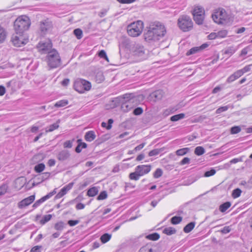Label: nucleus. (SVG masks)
Here are the masks:
<instances>
[{
    "label": "nucleus",
    "instance_id": "obj_1",
    "mask_svg": "<svg viewBox=\"0 0 252 252\" xmlns=\"http://www.w3.org/2000/svg\"><path fill=\"white\" fill-rule=\"evenodd\" d=\"M165 33L164 26L159 22H155L150 25L148 31L144 33V38L150 43L157 42L162 38Z\"/></svg>",
    "mask_w": 252,
    "mask_h": 252
},
{
    "label": "nucleus",
    "instance_id": "obj_2",
    "mask_svg": "<svg viewBox=\"0 0 252 252\" xmlns=\"http://www.w3.org/2000/svg\"><path fill=\"white\" fill-rule=\"evenodd\" d=\"M117 101L121 103V109L124 112H127L134 106L136 98L132 94H126L116 98Z\"/></svg>",
    "mask_w": 252,
    "mask_h": 252
},
{
    "label": "nucleus",
    "instance_id": "obj_3",
    "mask_svg": "<svg viewBox=\"0 0 252 252\" xmlns=\"http://www.w3.org/2000/svg\"><path fill=\"white\" fill-rule=\"evenodd\" d=\"M212 18L218 24H226L230 22L231 16L224 8H218L213 11Z\"/></svg>",
    "mask_w": 252,
    "mask_h": 252
},
{
    "label": "nucleus",
    "instance_id": "obj_4",
    "mask_svg": "<svg viewBox=\"0 0 252 252\" xmlns=\"http://www.w3.org/2000/svg\"><path fill=\"white\" fill-rule=\"evenodd\" d=\"M31 24V20L29 17L26 15L20 16L14 22V30L17 33H24L28 30Z\"/></svg>",
    "mask_w": 252,
    "mask_h": 252
},
{
    "label": "nucleus",
    "instance_id": "obj_5",
    "mask_svg": "<svg viewBox=\"0 0 252 252\" xmlns=\"http://www.w3.org/2000/svg\"><path fill=\"white\" fill-rule=\"evenodd\" d=\"M178 26L182 31L184 32H188L192 29L193 22L189 16L182 15L178 18Z\"/></svg>",
    "mask_w": 252,
    "mask_h": 252
},
{
    "label": "nucleus",
    "instance_id": "obj_6",
    "mask_svg": "<svg viewBox=\"0 0 252 252\" xmlns=\"http://www.w3.org/2000/svg\"><path fill=\"white\" fill-rule=\"evenodd\" d=\"M143 29V23L141 21H137L129 25L127 27L128 34L133 37L139 35Z\"/></svg>",
    "mask_w": 252,
    "mask_h": 252
},
{
    "label": "nucleus",
    "instance_id": "obj_7",
    "mask_svg": "<svg viewBox=\"0 0 252 252\" xmlns=\"http://www.w3.org/2000/svg\"><path fill=\"white\" fill-rule=\"evenodd\" d=\"M192 14L196 24L198 25L203 24L205 18V10L202 6H194L192 11Z\"/></svg>",
    "mask_w": 252,
    "mask_h": 252
},
{
    "label": "nucleus",
    "instance_id": "obj_8",
    "mask_svg": "<svg viewBox=\"0 0 252 252\" xmlns=\"http://www.w3.org/2000/svg\"><path fill=\"white\" fill-rule=\"evenodd\" d=\"M91 87V83L84 79L76 80L74 84V89L80 93H84L85 91H89Z\"/></svg>",
    "mask_w": 252,
    "mask_h": 252
},
{
    "label": "nucleus",
    "instance_id": "obj_9",
    "mask_svg": "<svg viewBox=\"0 0 252 252\" xmlns=\"http://www.w3.org/2000/svg\"><path fill=\"white\" fill-rule=\"evenodd\" d=\"M11 41L14 46L21 47L28 42V39L24 36V33H17L15 32L12 35Z\"/></svg>",
    "mask_w": 252,
    "mask_h": 252
},
{
    "label": "nucleus",
    "instance_id": "obj_10",
    "mask_svg": "<svg viewBox=\"0 0 252 252\" xmlns=\"http://www.w3.org/2000/svg\"><path fill=\"white\" fill-rule=\"evenodd\" d=\"M53 28L52 22L48 18L39 22V29L41 35H45Z\"/></svg>",
    "mask_w": 252,
    "mask_h": 252
},
{
    "label": "nucleus",
    "instance_id": "obj_11",
    "mask_svg": "<svg viewBox=\"0 0 252 252\" xmlns=\"http://www.w3.org/2000/svg\"><path fill=\"white\" fill-rule=\"evenodd\" d=\"M47 60L49 63H59L61 58L58 52L55 49H52L47 53Z\"/></svg>",
    "mask_w": 252,
    "mask_h": 252
},
{
    "label": "nucleus",
    "instance_id": "obj_12",
    "mask_svg": "<svg viewBox=\"0 0 252 252\" xmlns=\"http://www.w3.org/2000/svg\"><path fill=\"white\" fill-rule=\"evenodd\" d=\"M52 43L50 40L46 42H40L38 43L37 48L41 54H47L51 51Z\"/></svg>",
    "mask_w": 252,
    "mask_h": 252
},
{
    "label": "nucleus",
    "instance_id": "obj_13",
    "mask_svg": "<svg viewBox=\"0 0 252 252\" xmlns=\"http://www.w3.org/2000/svg\"><path fill=\"white\" fill-rule=\"evenodd\" d=\"M35 199V195H32L28 197H27L22 201L19 202L18 204V206L20 209H22L26 206H29L33 202Z\"/></svg>",
    "mask_w": 252,
    "mask_h": 252
},
{
    "label": "nucleus",
    "instance_id": "obj_14",
    "mask_svg": "<svg viewBox=\"0 0 252 252\" xmlns=\"http://www.w3.org/2000/svg\"><path fill=\"white\" fill-rule=\"evenodd\" d=\"M135 169L136 172L139 173V175L141 176L148 173L151 169V166L150 165H140L137 166Z\"/></svg>",
    "mask_w": 252,
    "mask_h": 252
},
{
    "label": "nucleus",
    "instance_id": "obj_15",
    "mask_svg": "<svg viewBox=\"0 0 252 252\" xmlns=\"http://www.w3.org/2000/svg\"><path fill=\"white\" fill-rule=\"evenodd\" d=\"M74 183L73 182L69 183L66 186L63 187L59 192L56 195L55 198L57 199L60 198L66 194L68 191H69L72 188Z\"/></svg>",
    "mask_w": 252,
    "mask_h": 252
},
{
    "label": "nucleus",
    "instance_id": "obj_16",
    "mask_svg": "<svg viewBox=\"0 0 252 252\" xmlns=\"http://www.w3.org/2000/svg\"><path fill=\"white\" fill-rule=\"evenodd\" d=\"M134 54L138 57H140L141 59H146L147 57V56L145 54L144 47L139 44L136 45L135 46Z\"/></svg>",
    "mask_w": 252,
    "mask_h": 252
},
{
    "label": "nucleus",
    "instance_id": "obj_17",
    "mask_svg": "<svg viewBox=\"0 0 252 252\" xmlns=\"http://www.w3.org/2000/svg\"><path fill=\"white\" fill-rule=\"evenodd\" d=\"M163 95V93L162 90H157L152 93L150 95V97L154 101H157L161 99Z\"/></svg>",
    "mask_w": 252,
    "mask_h": 252
},
{
    "label": "nucleus",
    "instance_id": "obj_18",
    "mask_svg": "<svg viewBox=\"0 0 252 252\" xmlns=\"http://www.w3.org/2000/svg\"><path fill=\"white\" fill-rule=\"evenodd\" d=\"M105 80L103 72L100 70H97L95 73L94 80L97 83H101Z\"/></svg>",
    "mask_w": 252,
    "mask_h": 252
},
{
    "label": "nucleus",
    "instance_id": "obj_19",
    "mask_svg": "<svg viewBox=\"0 0 252 252\" xmlns=\"http://www.w3.org/2000/svg\"><path fill=\"white\" fill-rule=\"evenodd\" d=\"M70 157L69 152L67 150H63L59 153L57 158L60 161H64L68 159Z\"/></svg>",
    "mask_w": 252,
    "mask_h": 252
},
{
    "label": "nucleus",
    "instance_id": "obj_20",
    "mask_svg": "<svg viewBox=\"0 0 252 252\" xmlns=\"http://www.w3.org/2000/svg\"><path fill=\"white\" fill-rule=\"evenodd\" d=\"M96 137L94 132V131L91 130L87 132L85 135V140L87 141H92L94 140Z\"/></svg>",
    "mask_w": 252,
    "mask_h": 252
},
{
    "label": "nucleus",
    "instance_id": "obj_21",
    "mask_svg": "<svg viewBox=\"0 0 252 252\" xmlns=\"http://www.w3.org/2000/svg\"><path fill=\"white\" fill-rule=\"evenodd\" d=\"M7 36V32L5 29L0 26V43H2L5 40Z\"/></svg>",
    "mask_w": 252,
    "mask_h": 252
},
{
    "label": "nucleus",
    "instance_id": "obj_22",
    "mask_svg": "<svg viewBox=\"0 0 252 252\" xmlns=\"http://www.w3.org/2000/svg\"><path fill=\"white\" fill-rule=\"evenodd\" d=\"M60 122V120H59L56 123L51 125L48 127H47L45 128L46 132H49L53 131L54 130L57 129L59 127V123Z\"/></svg>",
    "mask_w": 252,
    "mask_h": 252
},
{
    "label": "nucleus",
    "instance_id": "obj_23",
    "mask_svg": "<svg viewBox=\"0 0 252 252\" xmlns=\"http://www.w3.org/2000/svg\"><path fill=\"white\" fill-rule=\"evenodd\" d=\"M195 223L194 222H190L186 225L183 230L185 233H189L190 232L194 227Z\"/></svg>",
    "mask_w": 252,
    "mask_h": 252
},
{
    "label": "nucleus",
    "instance_id": "obj_24",
    "mask_svg": "<svg viewBox=\"0 0 252 252\" xmlns=\"http://www.w3.org/2000/svg\"><path fill=\"white\" fill-rule=\"evenodd\" d=\"M176 232V230L172 227H168L164 228L163 230V233L167 235H171L175 234Z\"/></svg>",
    "mask_w": 252,
    "mask_h": 252
},
{
    "label": "nucleus",
    "instance_id": "obj_25",
    "mask_svg": "<svg viewBox=\"0 0 252 252\" xmlns=\"http://www.w3.org/2000/svg\"><path fill=\"white\" fill-rule=\"evenodd\" d=\"M199 52H200V48L198 47H194L188 51L186 53V55L189 56L191 55L196 54Z\"/></svg>",
    "mask_w": 252,
    "mask_h": 252
},
{
    "label": "nucleus",
    "instance_id": "obj_26",
    "mask_svg": "<svg viewBox=\"0 0 252 252\" xmlns=\"http://www.w3.org/2000/svg\"><path fill=\"white\" fill-rule=\"evenodd\" d=\"M98 191V189L96 187H93L88 190L87 195L89 196L93 197L97 194Z\"/></svg>",
    "mask_w": 252,
    "mask_h": 252
},
{
    "label": "nucleus",
    "instance_id": "obj_27",
    "mask_svg": "<svg viewBox=\"0 0 252 252\" xmlns=\"http://www.w3.org/2000/svg\"><path fill=\"white\" fill-rule=\"evenodd\" d=\"M230 206L231 203L230 202H226L220 206V211L223 213L227 210Z\"/></svg>",
    "mask_w": 252,
    "mask_h": 252
},
{
    "label": "nucleus",
    "instance_id": "obj_28",
    "mask_svg": "<svg viewBox=\"0 0 252 252\" xmlns=\"http://www.w3.org/2000/svg\"><path fill=\"white\" fill-rule=\"evenodd\" d=\"M47 199H48V198L46 195H45L41 198L40 199L36 201L33 204L32 207L35 208L38 207L41 203H42Z\"/></svg>",
    "mask_w": 252,
    "mask_h": 252
},
{
    "label": "nucleus",
    "instance_id": "obj_29",
    "mask_svg": "<svg viewBox=\"0 0 252 252\" xmlns=\"http://www.w3.org/2000/svg\"><path fill=\"white\" fill-rule=\"evenodd\" d=\"M185 116V114L180 113L177 115H174L170 118V120L172 122H176L179 120L184 118Z\"/></svg>",
    "mask_w": 252,
    "mask_h": 252
},
{
    "label": "nucleus",
    "instance_id": "obj_30",
    "mask_svg": "<svg viewBox=\"0 0 252 252\" xmlns=\"http://www.w3.org/2000/svg\"><path fill=\"white\" fill-rule=\"evenodd\" d=\"M139 252H154L152 247L151 245H146L142 248L139 251Z\"/></svg>",
    "mask_w": 252,
    "mask_h": 252
},
{
    "label": "nucleus",
    "instance_id": "obj_31",
    "mask_svg": "<svg viewBox=\"0 0 252 252\" xmlns=\"http://www.w3.org/2000/svg\"><path fill=\"white\" fill-rule=\"evenodd\" d=\"M45 168L44 163H39L34 166V170L36 173H40L44 170Z\"/></svg>",
    "mask_w": 252,
    "mask_h": 252
},
{
    "label": "nucleus",
    "instance_id": "obj_32",
    "mask_svg": "<svg viewBox=\"0 0 252 252\" xmlns=\"http://www.w3.org/2000/svg\"><path fill=\"white\" fill-rule=\"evenodd\" d=\"M65 224L62 221H59L55 224L54 228L58 231H62L64 227Z\"/></svg>",
    "mask_w": 252,
    "mask_h": 252
},
{
    "label": "nucleus",
    "instance_id": "obj_33",
    "mask_svg": "<svg viewBox=\"0 0 252 252\" xmlns=\"http://www.w3.org/2000/svg\"><path fill=\"white\" fill-rule=\"evenodd\" d=\"M50 176V173L49 172H44L42 174L40 175L37 179L39 180H40V182H42L44 181L47 180L49 178Z\"/></svg>",
    "mask_w": 252,
    "mask_h": 252
},
{
    "label": "nucleus",
    "instance_id": "obj_34",
    "mask_svg": "<svg viewBox=\"0 0 252 252\" xmlns=\"http://www.w3.org/2000/svg\"><path fill=\"white\" fill-rule=\"evenodd\" d=\"M52 217V215L50 214L44 216L40 220V224L42 225L45 224L51 219Z\"/></svg>",
    "mask_w": 252,
    "mask_h": 252
},
{
    "label": "nucleus",
    "instance_id": "obj_35",
    "mask_svg": "<svg viewBox=\"0 0 252 252\" xmlns=\"http://www.w3.org/2000/svg\"><path fill=\"white\" fill-rule=\"evenodd\" d=\"M189 151V148H184L178 150L176 153L177 155L181 156L186 155Z\"/></svg>",
    "mask_w": 252,
    "mask_h": 252
},
{
    "label": "nucleus",
    "instance_id": "obj_36",
    "mask_svg": "<svg viewBox=\"0 0 252 252\" xmlns=\"http://www.w3.org/2000/svg\"><path fill=\"white\" fill-rule=\"evenodd\" d=\"M111 235L108 233H105L100 237V240L103 243L107 242L111 238Z\"/></svg>",
    "mask_w": 252,
    "mask_h": 252
},
{
    "label": "nucleus",
    "instance_id": "obj_37",
    "mask_svg": "<svg viewBox=\"0 0 252 252\" xmlns=\"http://www.w3.org/2000/svg\"><path fill=\"white\" fill-rule=\"evenodd\" d=\"M182 217L174 216L171 219V222L173 224H177L180 223L182 220Z\"/></svg>",
    "mask_w": 252,
    "mask_h": 252
},
{
    "label": "nucleus",
    "instance_id": "obj_38",
    "mask_svg": "<svg viewBox=\"0 0 252 252\" xmlns=\"http://www.w3.org/2000/svg\"><path fill=\"white\" fill-rule=\"evenodd\" d=\"M205 149L201 146L197 147L194 150V153L197 156H201L205 153Z\"/></svg>",
    "mask_w": 252,
    "mask_h": 252
},
{
    "label": "nucleus",
    "instance_id": "obj_39",
    "mask_svg": "<svg viewBox=\"0 0 252 252\" xmlns=\"http://www.w3.org/2000/svg\"><path fill=\"white\" fill-rule=\"evenodd\" d=\"M68 102L67 100L63 99L57 102L54 106L56 107H63L66 105L68 104Z\"/></svg>",
    "mask_w": 252,
    "mask_h": 252
},
{
    "label": "nucleus",
    "instance_id": "obj_40",
    "mask_svg": "<svg viewBox=\"0 0 252 252\" xmlns=\"http://www.w3.org/2000/svg\"><path fill=\"white\" fill-rule=\"evenodd\" d=\"M217 37L218 38H224L225 37L227 34L228 32L227 30H220L217 32Z\"/></svg>",
    "mask_w": 252,
    "mask_h": 252
},
{
    "label": "nucleus",
    "instance_id": "obj_41",
    "mask_svg": "<svg viewBox=\"0 0 252 252\" xmlns=\"http://www.w3.org/2000/svg\"><path fill=\"white\" fill-rule=\"evenodd\" d=\"M73 33L78 39H81L83 36V32L80 29H76L73 31Z\"/></svg>",
    "mask_w": 252,
    "mask_h": 252
},
{
    "label": "nucleus",
    "instance_id": "obj_42",
    "mask_svg": "<svg viewBox=\"0 0 252 252\" xmlns=\"http://www.w3.org/2000/svg\"><path fill=\"white\" fill-rule=\"evenodd\" d=\"M140 176V175H139V173L136 172V169L134 172L131 173L129 175V177L131 180L135 181L138 180Z\"/></svg>",
    "mask_w": 252,
    "mask_h": 252
},
{
    "label": "nucleus",
    "instance_id": "obj_43",
    "mask_svg": "<svg viewBox=\"0 0 252 252\" xmlns=\"http://www.w3.org/2000/svg\"><path fill=\"white\" fill-rule=\"evenodd\" d=\"M241 192L242 191L240 189H236L233 190L232 193V196L233 198H236L241 195Z\"/></svg>",
    "mask_w": 252,
    "mask_h": 252
},
{
    "label": "nucleus",
    "instance_id": "obj_44",
    "mask_svg": "<svg viewBox=\"0 0 252 252\" xmlns=\"http://www.w3.org/2000/svg\"><path fill=\"white\" fill-rule=\"evenodd\" d=\"M147 238L150 240L156 241L159 238V235L157 233H154L149 234L147 236Z\"/></svg>",
    "mask_w": 252,
    "mask_h": 252
},
{
    "label": "nucleus",
    "instance_id": "obj_45",
    "mask_svg": "<svg viewBox=\"0 0 252 252\" xmlns=\"http://www.w3.org/2000/svg\"><path fill=\"white\" fill-rule=\"evenodd\" d=\"M162 151L161 149H155L149 152L148 155L150 157L155 156L158 155Z\"/></svg>",
    "mask_w": 252,
    "mask_h": 252
},
{
    "label": "nucleus",
    "instance_id": "obj_46",
    "mask_svg": "<svg viewBox=\"0 0 252 252\" xmlns=\"http://www.w3.org/2000/svg\"><path fill=\"white\" fill-rule=\"evenodd\" d=\"M236 50V49L234 47H229L225 50V54L231 55L235 52Z\"/></svg>",
    "mask_w": 252,
    "mask_h": 252
},
{
    "label": "nucleus",
    "instance_id": "obj_47",
    "mask_svg": "<svg viewBox=\"0 0 252 252\" xmlns=\"http://www.w3.org/2000/svg\"><path fill=\"white\" fill-rule=\"evenodd\" d=\"M162 170L160 168H158L154 173L153 176L155 178H158L162 176Z\"/></svg>",
    "mask_w": 252,
    "mask_h": 252
},
{
    "label": "nucleus",
    "instance_id": "obj_48",
    "mask_svg": "<svg viewBox=\"0 0 252 252\" xmlns=\"http://www.w3.org/2000/svg\"><path fill=\"white\" fill-rule=\"evenodd\" d=\"M8 186L5 184H3L0 186V196L4 195L7 191Z\"/></svg>",
    "mask_w": 252,
    "mask_h": 252
},
{
    "label": "nucleus",
    "instance_id": "obj_49",
    "mask_svg": "<svg viewBox=\"0 0 252 252\" xmlns=\"http://www.w3.org/2000/svg\"><path fill=\"white\" fill-rule=\"evenodd\" d=\"M107 197V193L106 191H101L99 195L97 197V199L98 200H103Z\"/></svg>",
    "mask_w": 252,
    "mask_h": 252
},
{
    "label": "nucleus",
    "instance_id": "obj_50",
    "mask_svg": "<svg viewBox=\"0 0 252 252\" xmlns=\"http://www.w3.org/2000/svg\"><path fill=\"white\" fill-rule=\"evenodd\" d=\"M241 130V129L240 126H235L231 128L230 131L231 134H234L239 133V132H240Z\"/></svg>",
    "mask_w": 252,
    "mask_h": 252
},
{
    "label": "nucleus",
    "instance_id": "obj_51",
    "mask_svg": "<svg viewBox=\"0 0 252 252\" xmlns=\"http://www.w3.org/2000/svg\"><path fill=\"white\" fill-rule=\"evenodd\" d=\"M98 56L101 58L105 59L107 62H109L108 58L107 56L106 53L104 50H101L98 53Z\"/></svg>",
    "mask_w": 252,
    "mask_h": 252
},
{
    "label": "nucleus",
    "instance_id": "obj_52",
    "mask_svg": "<svg viewBox=\"0 0 252 252\" xmlns=\"http://www.w3.org/2000/svg\"><path fill=\"white\" fill-rule=\"evenodd\" d=\"M216 171L215 169H212L211 170H210L209 171H207L205 172L204 173V176L206 177H208L213 176L216 173Z\"/></svg>",
    "mask_w": 252,
    "mask_h": 252
},
{
    "label": "nucleus",
    "instance_id": "obj_53",
    "mask_svg": "<svg viewBox=\"0 0 252 252\" xmlns=\"http://www.w3.org/2000/svg\"><path fill=\"white\" fill-rule=\"evenodd\" d=\"M72 141H66L63 143V147L65 148H71L72 146Z\"/></svg>",
    "mask_w": 252,
    "mask_h": 252
},
{
    "label": "nucleus",
    "instance_id": "obj_54",
    "mask_svg": "<svg viewBox=\"0 0 252 252\" xmlns=\"http://www.w3.org/2000/svg\"><path fill=\"white\" fill-rule=\"evenodd\" d=\"M228 109V107L227 106H222L216 110V113L217 114H220L222 112L225 111L227 110Z\"/></svg>",
    "mask_w": 252,
    "mask_h": 252
},
{
    "label": "nucleus",
    "instance_id": "obj_55",
    "mask_svg": "<svg viewBox=\"0 0 252 252\" xmlns=\"http://www.w3.org/2000/svg\"><path fill=\"white\" fill-rule=\"evenodd\" d=\"M143 111L142 108L137 107L133 110V113L135 115H139L143 113Z\"/></svg>",
    "mask_w": 252,
    "mask_h": 252
},
{
    "label": "nucleus",
    "instance_id": "obj_56",
    "mask_svg": "<svg viewBox=\"0 0 252 252\" xmlns=\"http://www.w3.org/2000/svg\"><path fill=\"white\" fill-rule=\"evenodd\" d=\"M231 230V229L230 226H225L220 231V232L223 234H226L229 233Z\"/></svg>",
    "mask_w": 252,
    "mask_h": 252
},
{
    "label": "nucleus",
    "instance_id": "obj_57",
    "mask_svg": "<svg viewBox=\"0 0 252 252\" xmlns=\"http://www.w3.org/2000/svg\"><path fill=\"white\" fill-rule=\"evenodd\" d=\"M79 221L78 220H69L68 221L67 223L70 226H74L79 223Z\"/></svg>",
    "mask_w": 252,
    "mask_h": 252
},
{
    "label": "nucleus",
    "instance_id": "obj_58",
    "mask_svg": "<svg viewBox=\"0 0 252 252\" xmlns=\"http://www.w3.org/2000/svg\"><path fill=\"white\" fill-rule=\"evenodd\" d=\"M208 38L210 40H213L218 38L217 32H212L208 36Z\"/></svg>",
    "mask_w": 252,
    "mask_h": 252
},
{
    "label": "nucleus",
    "instance_id": "obj_59",
    "mask_svg": "<svg viewBox=\"0 0 252 252\" xmlns=\"http://www.w3.org/2000/svg\"><path fill=\"white\" fill-rule=\"evenodd\" d=\"M251 69H252V64L246 66L244 68L242 69V70L243 73H244L249 71Z\"/></svg>",
    "mask_w": 252,
    "mask_h": 252
},
{
    "label": "nucleus",
    "instance_id": "obj_60",
    "mask_svg": "<svg viewBox=\"0 0 252 252\" xmlns=\"http://www.w3.org/2000/svg\"><path fill=\"white\" fill-rule=\"evenodd\" d=\"M119 2L121 3H131L136 1V0H117Z\"/></svg>",
    "mask_w": 252,
    "mask_h": 252
},
{
    "label": "nucleus",
    "instance_id": "obj_61",
    "mask_svg": "<svg viewBox=\"0 0 252 252\" xmlns=\"http://www.w3.org/2000/svg\"><path fill=\"white\" fill-rule=\"evenodd\" d=\"M237 78H236V77L235 76V75L234 74V73L231 75V76H230L227 79V82L228 83H231L233 81H234V80H235L236 79H237Z\"/></svg>",
    "mask_w": 252,
    "mask_h": 252
},
{
    "label": "nucleus",
    "instance_id": "obj_62",
    "mask_svg": "<svg viewBox=\"0 0 252 252\" xmlns=\"http://www.w3.org/2000/svg\"><path fill=\"white\" fill-rule=\"evenodd\" d=\"M41 248V246H36L33 247L31 250V252H41L40 249Z\"/></svg>",
    "mask_w": 252,
    "mask_h": 252
},
{
    "label": "nucleus",
    "instance_id": "obj_63",
    "mask_svg": "<svg viewBox=\"0 0 252 252\" xmlns=\"http://www.w3.org/2000/svg\"><path fill=\"white\" fill-rule=\"evenodd\" d=\"M190 159L189 158H184L180 162L181 165L189 163Z\"/></svg>",
    "mask_w": 252,
    "mask_h": 252
},
{
    "label": "nucleus",
    "instance_id": "obj_64",
    "mask_svg": "<svg viewBox=\"0 0 252 252\" xmlns=\"http://www.w3.org/2000/svg\"><path fill=\"white\" fill-rule=\"evenodd\" d=\"M145 143H142V144L139 145L138 146H136L134 149V151H135L136 152L137 151H140L141 150L145 145Z\"/></svg>",
    "mask_w": 252,
    "mask_h": 252
}]
</instances>
